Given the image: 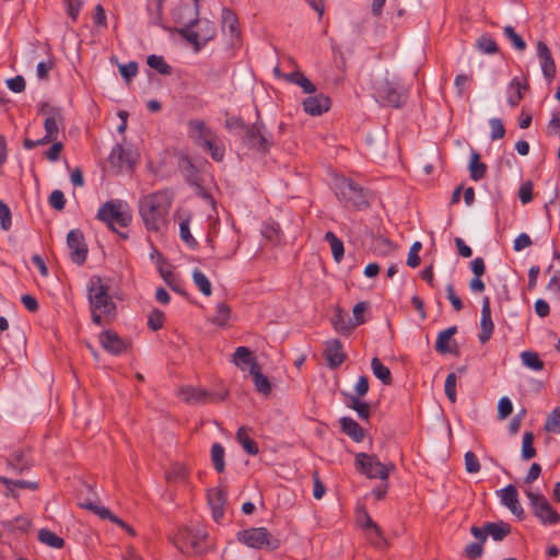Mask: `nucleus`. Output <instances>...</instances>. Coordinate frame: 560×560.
<instances>
[{
  "instance_id": "f257e3e1",
  "label": "nucleus",
  "mask_w": 560,
  "mask_h": 560,
  "mask_svg": "<svg viewBox=\"0 0 560 560\" xmlns=\"http://www.w3.org/2000/svg\"><path fill=\"white\" fill-rule=\"evenodd\" d=\"M173 195L163 189L142 197L139 200V214L149 232H160L166 224Z\"/></svg>"
},
{
  "instance_id": "f03ea898",
  "label": "nucleus",
  "mask_w": 560,
  "mask_h": 560,
  "mask_svg": "<svg viewBox=\"0 0 560 560\" xmlns=\"http://www.w3.org/2000/svg\"><path fill=\"white\" fill-rule=\"evenodd\" d=\"M335 191L345 207L358 210L370 206L368 192L351 178L340 176L335 178Z\"/></svg>"
},
{
  "instance_id": "7ed1b4c3",
  "label": "nucleus",
  "mask_w": 560,
  "mask_h": 560,
  "mask_svg": "<svg viewBox=\"0 0 560 560\" xmlns=\"http://www.w3.org/2000/svg\"><path fill=\"white\" fill-rule=\"evenodd\" d=\"M373 91L375 100L382 106L393 108L402 107L408 97V90L405 89L399 82L383 78L373 83Z\"/></svg>"
},
{
  "instance_id": "20e7f679",
  "label": "nucleus",
  "mask_w": 560,
  "mask_h": 560,
  "mask_svg": "<svg viewBox=\"0 0 560 560\" xmlns=\"http://www.w3.org/2000/svg\"><path fill=\"white\" fill-rule=\"evenodd\" d=\"M96 219L104 222L113 232H117V226L127 228L132 217L127 203L119 199H112L100 207Z\"/></svg>"
},
{
  "instance_id": "39448f33",
  "label": "nucleus",
  "mask_w": 560,
  "mask_h": 560,
  "mask_svg": "<svg viewBox=\"0 0 560 560\" xmlns=\"http://www.w3.org/2000/svg\"><path fill=\"white\" fill-rule=\"evenodd\" d=\"M88 298L91 311H100L106 316L115 315L116 305L108 293L107 285L103 283L100 276L91 278Z\"/></svg>"
},
{
  "instance_id": "423d86ee",
  "label": "nucleus",
  "mask_w": 560,
  "mask_h": 560,
  "mask_svg": "<svg viewBox=\"0 0 560 560\" xmlns=\"http://www.w3.org/2000/svg\"><path fill=\"white\" fill-rule=\"evenodd\" d=\"M355 469L370 479L380 478L386 481L389 474L395 470L394 464H383L374 454L358 453L354 459Z\"/></svg>"
},
{
  "instance_id": "0eeeda50",
  "label": "nucleus",
  "mask_w": 560,
  "mask_h": 560,
  "mask_svg": "<svg viewBox=\"0 0 560 560\" xmlns=\"http://www.w3.org/2000/svg\"><path fill=\"white\" fill-rule=\"evenodd\" d=\"M237 540L254 549L276 550L280 547V539L272 536L266 527H252L240 530Z\"/></svg>"
},
{
  "instance_id": "6e6552de",
  "label": "nucleus",
  "mask_w": 560,
  "mask_h": 560,
  "mask_svg": "<svg viewBox=\"0 0 560 560\" xmlns=\"http://www.w3.org/2000/svg\"><path fill=\"white\" fill-rule=\"evenodd\" d=\"M208 535L203 529L185 527L175 535L174 544L183 553H202L206 549L205 541Z\"/></svg>"
},
{
  "instance_id": "1a4fd4ad",
  "label": "nucleus",
  "mask_w": 560,
  "mask_h": 560,
  "mask_svg": "<svg viewBox=\"0 0 560 560\" xmlns=\"http://www.w3.org/2000/svg\"><path fill=\"white\" fill-rule=\"evenodd\" d=\"M243 144L261 154H266L273 145V140L268 133L264 122H255L248 126L241 138Z\"/></svg>"
},
{
  "instance_id": "9d476101",
  "label": "nucleus",
  "mask_w": 560,
  "mask_h": 560,
  "mask_svg": "<svg viewBox=\"0 0 560 560\" xmlns=\"http://www.w3.org/2000/svg\"><path fill=\"white\" fill-rule=\"evenodd\" d=\"M526 495L530 502L533 514L542 525H556L560 522V514L551 506L544 494L527 491Z\"/></svg>"
},
{
  "instance_id": "9b49d317",
  "label": "nucleus",
  "mask_w": 560,
  "mask_h": 560,
  "mask_svg": "<svg viewBox=\"0 0 560 560\" xmlns=\"http://www.w3.org/2000/svg\"><path fill=\"white\" fill-rule=\"evenodd\" d=\"M67 245L70 248L71 260L79 266L83 265L88 257V245L82 231L71 230L67 235Z\"/></svg>"
},
{
  "instance_id": "f8f14e48",
  "label": "nucleus",
  "mask_w": 560,
  "mask_h": 560,
  "mask_svg": "<svg viewBox=\"0 0 560 560\" xmlns=\"http://www.w3.org/2000/svg\"><path fill=\"white\" fill-rule=\"evenodd\" d=\"M184 400L188 404H207L223 401L228 392L223 394L208 392L203 388L186 387L182 390Z\"/></svg>"
},
{
  "instance_id": "ddd939ff",
  "label": "nucleus",
  "mask_w": 560,
  "mask_h": 560,
  "mask_svg": "<svg viewBox=\"0 0 560 560\" xmlns=\"http://www.w3.org/2000/svg\"><path fill=\"white\" fill-rule=\"evenodd\" d=\"M101 346L109 353L119 355L125 353L130 348V341L122 339L119 335L110 329L104 330L100 334Z\"/></svg>"
},
{
  "instance_id": "4468645a",
  "label": "nucleus",
  "mask_w": 560,
  "mask_h": 560,
  "mask_svg": "<svg viewBox=\"0 0 560 560\" xmlns=\"http://www.w3.org/2000/svg\"><path fill=\"white\" fill-rule=\"evenodd\" d=\"M188 136L196 145L202 148L217 135L203 120L191 119L188 121Z\"/></svg>"
},
{
  "instance_id": "2eb2a0df",
  "label": "nucleus",
  "mask_w": 560,
  "mask_h": 560,
  "mask_svg": "<svg viewBox=\"0 0 560 560\" xmlns=\"http://www.w3.org/2000/svg\"><path fill=\"white\" fill-rule=\"evenodd\" d=\"M108 162L113 167H116L119 172L126 170L130 171L136 164V160L132 156V152L126 150L121 144H116L108 156Z\"/></svg>"
},
{
  "instance_id": "dca6fc26",
  "label": "nucleus",
  "mask_w": 560,
  "mask_h": 560,
  "mask_svg": "<svg viewBox=\"0 0 560 560\" xmlns=\"http://www.w3.org/2000/svg\"><path fill=\"white\" fill-rule=\"evenodd\" d=\"M175 21L183 24V27L178 28V34L187 42L194 45L195 51H199L203 43L201 42L200 33L192 30V26L201 23L200 20L195 22V12H191V18L185 22L180 16L175 15Z\"/></svg>"
},
{
  "instance_id": "f3484780",
  "label": "nucleus",
  "mask_w": 560,
  "mask_h": 560,
  "mask_svg": "<svg viewBox=\"0 0 560 560\" xmlns=\"http://www.w3.org/2000/svg\"><path fill=\"white\" fill-rule=\"evenodd\" d=\"M63 118L59 108H50L48 116L44 120L45 136L43 141L47 144L56 141L59 135V124Z\"/></svg>"
},
{
  "instance_id": "a211bd4d",
  "label": "nucleus",
  "mask_w": 560,
  "mask_h": 560,
  "mask_svg": "<svg viewBox=\"0 0 560 560\" xmlns=\"http://www.w3.org/2000/svg\"><path fill=\"white\" fill-rule=\"evenodd\" d=\"M537 54L540 59L542 74L548 82H551L556 77V63L545 42L539 40L537 43Z\"/></svg>"
},
{
  "instance_id": "6ab92c4d",
  "label": "nucleus",
  "mask_w": 560,
  "mask_h": 560,
  "mask_svg": "<svg viewBox=\"0 0 560 560\" xmlns=\"http://www.w3.org/2000/svg\"><path fill=\"white\" fill-rule=\"evenodd\" d=\"M324 357L330 369L340 366L346 360V353L342 350V343L339 339L328 340L325 345Z\"/></svg>"
},
{
  "instance_id": "aec40b11",
  "label": "nucleus",
  "mask_w": 560,
  "mask_h": 560,
  "mask_svg": "<svg viewBox=\"0 0 560 560\" xmlns=\"http://www.w3.org/2000/svg\"><path fill=\"white\" fill-rule=\"evenodd\" d=\"M457 332V326H451L445 330L439 332L435 341V350L441 354L453 353L458 355L459 350L457 343L454 341L453 346L451 345V338Z\"/></svg>"
},
{
  "instance_id": "412c9836",
  "label": "nucleus",
  "mask_w": 560,
  "mask_h": 560,
  "mask_svg": "<svg viewBox=\"0 0 560 560\" xmlns=\"http://www.w3.org/2000/svg\"><path fill=\"white\" fill-rule=\"evenodd\" d=\"M302 105L305 113L311 116H319L330 108L331 101L328 96L318 94L306 97Z\"/></svg>"
},
{
  "instance_id": "4be33fe9",
  "label": "nucleus",
  "mask_w": 560,
  "mask_h": 560,
  "mask_svg": "<svg viewBox=\"0 0 560 560\" xmlns=\"http://www.w3.org/2000/svg\"><path fill=\"white\" fill-rule=\"evenodd\" d=\"M480 328L479 340L481 343H486L490 340L494 329L491 318L490 299L488 296H485L482 300Z\"/></svg>"
},
{
  "instance_id": "5701e85b",
  "label": "nucleus",
  "mask_w": 560,
  "mask_h": 560,
  "mask_svg": "<svg viewBox=\"0 0 560 560\" xmlns=\"http://www.w3.org/2000/svg\"><path fill=\"white\" fill-rule=\"evenodd\" d=\"M208 503L212 511L213 520L219 523L224 516L226 492L222 489H210L208 491Z\"/></svg>"
},
{
  "instance_id": "b1692460",
  "label": "nucleus",
  "mask_w": 560,
  "mask_h": 560,
  "mask_svg": "<svg viewBox=\"0 0 560 560\" xmlns=\"http://www.w3.org/2000/svg\"><path fill=\"white\" fill-rule=\"evenodd\" d=\"M502 503L517 517L524 516V510L520 505L517 489L513 485H509L501 490Z\"/></svg>"
},
{
  "instance_id": "393cba45",
  "label": "nucleus",
  "mask_w": 560,
  "mask_h": 560,
  "mask_svg": "<svg viewBox=\"0 0 560 560\" xmlns=\"http://www.w3.org/2000/svg\"><path fill=\"white\" fill-rule=\"evenodd\" d=\"M79 505L82 509H85V510H89V511L93 512L94 514H96L102 520H109L112 523L120 526L121 528L124 526H126V522H124L117 515L113 514L109 511V509H107L105 506L97 505V504H95L92 501L80 502Z\"/></svg>"
},
{
  "instance_id": "a878e982",
  "label": "nucleus",
  "mask_w": 560,
  "mask_h": 560,
  "mask_svg": "<svg viewBox=\"0 0 560 560\" xmlns=\"http://www.w3.org/2000/svg\"><path fill=\"white\" fill-rule=\"evenodd\" d=\"M341 431L354 442H362L365 438L364 429L352 418L342 417L339 420Z\"/></svg>"
},
{
  "instance_id": "bb28decb",
  "label": "nucleus",
  "mask_w": 560,
  "mask_h": 560,
  "mask_svg": "<svg viewBox=\"0 0 560 560\" xmlns=\"http://www.w3.org/2000/svg\"><path fill=\"white\" fill-rule=\"evenodd\" d=\"M529 85L527 79H524L523 81H521L518 78L512 79L509 84V90H513L514 92L511 93L508 97V103L510 106H517L524 97V92L527 91Z\"/></svg>"
},
{
  "instance_id": "cd10ccee",
  "label": "nucleus",
  "mask_w": 560,
  "mask_h": 560,
  "mask_svg": "<svg viewBox=\"0 0 560 560\" xmlns=\"http://www.w3.org/2000/svg\"><path fill=\"white\" fill-rule=\"evenodd\" d=\"M331 324L335 330L342 335H348L355 327L353 320L347 316L340 307L336 308L335 315L331 318Z\"/></svg>"
},
{
  "instance_id": "c85d7f7f",
  "label": "nucleus",
  "mask_w": 560,
  "mask_h": 560,
  "mask_svg": "<svg viewBox=\"0 0 560 560\" xmlns=\"http://www.w3.org/2000/svg\"><path fill=\"white\" fill-rule=\"evenodd\" d=\"M233 363L241 368L242 370L249 366V369L255 366H259L256 358L253 355L252 351L247 347H237L233 354Z\"/></svg>"
},
{
  "instance_id": "c756f323",
  "label": "nucleus",
  "mask_w": 560,
  "mask_h": 560,
  "mask_svg": "<svg viewBox=\"0 0 560 560\" xmlns=\"http://www.w3.org/2000/svg\"><path fill=\"white\" fill-rule=\"evenodd\" d=\"M487 536L493 540L501 541L511 533V525L503 521L486 523Z\"/></svg>"
},
{
  "instance_id": "7c9ffc66",
  "label": "nucleus",
  "mask_w": 560,
  "mask_h": 560,
  "mask_svg": "<svg viewBox=\"0 0 560 560\" xmlns=\"http://www.w3.org/2000/svg\"><path fill=\"white\" fill-rule=\"evenodd\" d=\"M8 466L15 472H23L30 469L31 463L27 458L25 451L18 450L8 457Z\"/></svg>"
},
{
  "instance_id": "2f4dec72",
  "label": "nucleus",
  "mask_w": 560,
  "mask_h": 560,
  "mask_svg": "<svg viewBox=\"0 0 560 560\" xmlns=\"http://www.w3.org/2000/svg\"><path fill=\"white\" fill-rule=\"evenodd\" d=\"M469 174L470 178L475 182L482 179L487 173V165L480 162V153L476 150H471L469 161Z\"/></svg>"
},
{
  "instance_id": "473e14b6",
  "label": "nucleus",
  "mask_w": 560,
  "mask_h": 560,
  "mask_svg": "<svg viewBox=\"0 0 560 560\" xmlns=\"http://www.w3.org/2000/svg\"><path fill=\"white\" fill-rule=\"evenodd\" d=\"M283 78L290 83L296 84L303 89L304 93L313 94L316 92V86L313 84L301 71H293L287 73Z\"/></svg>"
},
{
  "instance_id": "72a5a7b5",
  "label": "nucleus",
  "mask_w": 560,
  "mask_h": 560,
  "mask_svg": "<svg viewBox=\"0 0 560 560\" xmlns=\"http://www.w3.org/2000/svg\"><path fill=\"white\" fill-rule=\"evenodd\" d=\"M249 429L245 427L238 428L236 432V440L242 445L244 451L249 455H257L259 452L257 443L249 436Z\"/></svg>"
},
{
  "instance_id": "f704fd0d",
  "label": "nucleus",
  "mask_w": 560,
  "mask_h": 560,
  "mask_svg": "<svg viewBox=\"0 0 560 560\" xmlns=\"http://www.w3.org/2000/svg\"><path fill=\"white\" fill-rule=\"evenodd\" d=\"M249 373L253 376L256 389L264 395H268L271 392V385L268 377L261 373V368L253 365Z\"/></svg>"
},
{
  "instance_id": "c9c22d12",
  "label": "nucleus",
  "mask_w": 560,
  "mask_h": 560,
  "mask_svg": "<svg viewBox=\"0 0 560 560\" xmlns=\"http://www.w3.org/2000/svg\"><path fill=\"white\" fill-rule=\"evenodd\" d=\"M371 369L375 377H377L384 385H390L393 377L389 369L385 366L378 358H373L371 361Z\"/></svg>"
},
{
  "instance_id": "e433bc0d",
  "label": "nucleus",
  "mask_w": 560,
  "mask_h": 560,
  "mask_svg": "<svg viewBox=\"0 0 560 560\" xmlns=\"http://www.w3.org/2000/svg\"><path fill=\"white\" fill-rule=\"evenodd\" d=\"M201 149L208 152L215 162H222L224 159L225 148L217 136L207 142Z\"/></svg>"
},
{
  "instance_id": "4c0bfd02",
  "label": "nucleus",
  "mask_w": 560,
  "mask_h": 560,
  "mask_svg": "<svg viewBox=\"0 0 560 560\" xmlns=\"http://www.w3.org/2000/svg\"><path fill=\"white\" fill-rule=\"evenodd\" d=\"M348 398V407L355 410L359 418L362 420H368L371 415V407L368 402L361 401L359 397L354 395H347Z\"/></svg>"
},
{
  "instance_id": "58836bf2",
  "label": "nucleus",
  "mask_w": 560,
  "mask_h": 560,
  "mask_svg": "<svg viewBox=\"0 0 560 560\" xmlns=\"http://www.w3.org/2000/svg\"><path fill=\"white\" fill-rule=\"evenodd\" d=\"M324 238L330 245L332 257H334L335 261L339 262L342 259L343 254H345V247H343L342 241L340 238H338L337 235L331 231H328L325 234Z\"/></svg>"
},
{
  "instance_id": "ea45409f",
  "label": "nucleus",
  "mask_w": 560,
  "mask_h": 560,
  "mask_svg": "<svg viewBox=\"0 0 560 560\" xmlns=\"http://www.w3.org/2000/svg\"><path fill=\"white\" fill-rule=\"evenodd\" d=\"M224 456H225L224 447L220 443L212 444L211 462H212L214 470L218 474H222L225 469Z\"/></svg>"
},
{
  "instance_id": "a19ab883",
  "label": "nucleus",
  "mask_w": 560,
  "mask_h": 560,
  "mask_svg": "<svg viewBox=\"0 0 560 560\" xmlns=\"http://www.w3.org/2000/svg\"><path fill=\"white\" fill-rule=\"evenodd\" d=\"M38 540L56 549H60L65 546L63 538L59 537L54 532L46 528H43L38 532Z\"/></svg>"
},
{
  "instance_id": "79ce46f5",
  "label": "nucleus",
  "mask_w": 560,
  "mask_h": 560,
  "mask_svg": "<svg viewBox=\"0 0 560 560\" xmlns=\"http://www.w3.org/2000/svg\"><path fill=\"white\" fill-rule=\"evenodd\" d=\"M534 433L527 431L523 435L522 441V458L524 460H529L536 456V448L534 447Z\"/></svg>"
},
{
  "instance_id": "37998d69",
  "label": "nucleus",
  "mask_w": 560,
  "mask_h": 560,
  "mask_svg": "<svg viewBox=\"0 0 560 560\" xmlns=\"http://www.w3.org/2000/svg\"><path fill=\"white\" fill-rule=\"evenodd\" d=\"M147 63L150 68L163 75H170L172 73V67L166 63L162 56L150 55L147 59Z\"/></svg>"
},
{
  "instance_id": "c03bdc74",
  "label": "nucleus",
  "mask_w": 560,
  "mask_h": 560,
  "mask_svg": "<svg viewBox=\"0 0 560 560\" xmlns=\"http://www.w3.org/2000/svg\"><path fill=\"white\" fill-rule=\"evenodd\" d=\"M215 315L212 317L211 322L220 327H224L230 319L231 316V307L222 302L217 304Z\"/></svg>"
},
{
  "instance_id": "a18cd8bd",
  "label": "nucleus",
  "mask_w": 560,
  "mask_h": 560,
  "mask_svg": "<svg viewBox=\"0 0 560 560\" xmlns=\"http://www.w3.org/2000/svg\"><path fill=\"white\" fill-rule=\"evenodd\" d=\"M179 235L187 246H189L190 248L197 247L198 243L190 232L189 215L186 219L182 220L179 224Z\"/></svg>"
},
{
  "instance_id": "49530a36",
  "label": "nucleus",
  "mask_w": 560,
  "mask_h": 560,
  "mask_svg": "<svg viewBox=\"0 0 560 560\" xmlns=\"http://www.w3.org/2000/svg\"><path fill=\"white\" fill-rule=\"evenodd\" d=\"M521 359H522L523 364L532 370L540 371L544 369V365H545L544 361L534 351L522 352Z\"/></svg>"
},
{
  "instance_id": "de8ad7c7",
  "label": "nucleus",
  "mask_w": 560,
  "mask_h": 560,
  "mask_svg": "<svg viewBox=\"0 0 560 560\" xmlns=\"http://www.w3.org/2000/svg\"><path fill=\"white\" fill-rule=\"evenodd\" d=\"M192 280L203 295H206V296L211 295V293H212L211 283H210L209 279L206 277V275L202 273L199 269L194 270Z\"/></svg>"
},
{
  "instance_id": "09e8293b",
  "label": "nucleus",
  "mask_w": 560,
  "mask_h": 560,
  "mask_svg": "<svg viewBox=\"0 0 560 560\" xmlns=\"http://www.w3.org/2000/svg\"><path fill=\"white\" fill-rule=\"evenodd\" d=\"M364 524L362 525L365 529H373L375 534V538H372L371 541L374 546L380 547L382 544H384V538L382 534L381 527L373 522V520L370 517L368 513H364Z\"/></svg>"
},
{
  "instance_id": "8fccbe9b",
  "label": "nucleus",
  "mask_w": 560,
  "mask_h": 560,
  "mask_svg": "<svg viewBox=\"0 0 560 560\" xmlns=\"http://www.w3.org/2000/svg\"><path fill=\"white\" fill-rule=\"evenodd\" d=\"M544 430L551 433H560V407L555 408L547 417Z\"/></svg>"
},
{
  "instance_id": "3c124183",
  "label": "nucleus",
  "mask_w": 560,
  "mask_h": 560,
  "mask_svg": "<svg viewBox=\"0 0 560 560\" xmlns=\"http://www.w3.org/2000/svg\"><path fill=\"white\" fill-rule=\"evenodd\" d=\"M477 47L480 51L486 54H495L499 47L495 40L490 35H481L477 40Z\"/></svg>"
},
{
  "instance_id": "603ef678",
  "label": "nucleus",
  "mask_w": 560,
  "mask_h": 560,
  "mask_svg": "<svg viewBox=\"0 0 560 560\" xmlns=\"http://www.w3.org/2000/svg\"><path fill=\"white\" fill-rule=\"evenodd\" d=\"M164 2L165 0H148V11L153 19L154 24H160L163 19Z\"/></svg>"
},
{
  "instance_id": "864d4df0",
  "label": "nucleus",
  "mask_w": 560,
  "mask_h": 560,
  "mask_svg": "<svg viewBox=\"0 0 560 560\" xmlns=\"http://www.w3.org/2000/svg\"><path fill=\"white\" fill-rule=\"evenodd\" d=\"M503 33L509 38L515 49L523 51L526 48L525 40L515 32L511 25H506L503 28Z\"/></svg>"
},
{
  "instance_id": "5fc2aeb1",
  "label": "nucleus",
  "mask_w": 560,
  "mask_h": 560,
  "mask_svg": "<svg viewBox=\"0 0 560 560\" xmlns=\"http://www.w3.org/2000/svg\"><path fill=\"white\" fill-rule=\"evenodd\" d=\"M165 322V315L162 311L154 308L151 311L148 318V327L153 331L160 330Z\"/></svg>"
},
{
  "instance_id": "6e6d98bb",
  "label": "nucleus",
  "mask_w": 560,
  "mask_h": 560,
  "mask_svg": "<svg viewBox=\"0 0 560 560\" xmlns=\"http://www.w3.org/2000/svg\"><path fill=\"white\" fill-rule=\"evenodd\" d=\"M445 394L451 402H455L457 398L456 394V374L450 373L446 376L445 385H444Z\"/></svg>"
},
{
  "instance_id": "4d7b16f0",
  "label": "nucleus",
  "mask_w": 560,
  "mask_h": 560,
  "mask_svg": "<svg viewBox=\"0 0 560 560\" xmlns=\"http://www.w3.org/2000/svg\"><path fill=\"white\" fill-rule=\"evenodd\" d=\"M249 125H246L240 117H231L225 121V127L229 130H234L242 138Z\"/></svg>"
},
{
  "instance_id": "13d9d810",
  "label": "nucleus",
  "mask_w": 560,
  "mask_h": 560,
  "mask_svg": "<svg viewBox=\"0 0 560 560\" xmlns=\"http://www.w3.org/2000/svg\"><path fill=\"white\" fill-rule=\"evenodd\" d=\"M48 202L54 209L58 211L63 210L66 206V198L63 192L59 189L52 190L48 198Z\"/></svg>"
},
{
  "instance_id": "bf43d9fd",
  "label": "nucleus",
  "mask_w": 560,
  "mask_h": 560,
  "mask_svg": "<svg viewBox=\"0 0 560 560\" xmlns=\"http://www.w3.org/2000/svg\"><path fill=\"white\" fill-rule=\"evenodd\" d=\"M222 22L226 25L232 34L237 33V18L233 11L230 9H223L222 11Z\"/></svg>"
},
{
  "instance_id": "052dcab7",
  "label": "nucleus",
  "mask_w": 560,
  "mask_h": 560,
  "mask_svg": "<svg viewBox=\"0 0 560 560\" xmlns=\"http://www.w3.org/2000/svg\"><path fill=\"white\" fill-rule=\"evenodd\" d=\"M422 244L417 241L415 242L409 250L408 258H407V265L411 268H416L420 265L421 259L419 257V250L421 249Z\"/></svg>"
},
{
  "instance_id": "680f3d73",
  "label": "nucleus",
  "mask_w": 560,
  "mask_h": 560,
  "mask_svg": "<svg viewBox=\"0 0 560 560\" xmlns=\"http://www.w3.org/2000/svg\"><path fill=\"white\" fill-rule=\"evenodd\" d=\"M513 411V405L510 398L502 397L498 404V418L499 420L506 419Z\"/></svg>"
},
{
  "instance_id": "e2e57ef3",
  "label": "nucleus",
  "mask_w": 560,
  "mask_h": 560,
  "mask_svg": "<svg viewBox=\"0 0 560 560\" xmlns=\"http://www.w3.org/2000/svg\"><path fill=\"white\" fill-rule=\"evenodd\" d=\"M465 468L469 474H476L480 470V463L474 452H467L465 454Z\"/></svg>"
},
{
  "instance_id": "0e129e2a",
  "label": "nucleus",
  "mask_w": 560,
  "mask_h": 560,
  "mask_svg": "<svg viewBox=\"0 0 560 560\" xmlns=\"http://www.w3.org/2000/svg\"><path fill=\"white\" fill-rule=\"evenodd\" d=\"M489 125L491 127V139L492 140L502 139L504 137L505 128L500 118L490 119Z\"/></svg>"
},
{
  "instance_id": "69168bd1",
  "label": "nucleus",
  "mask_w": 560,
  "mask_h": 560,
  "mask_svg": "<svg viewBox=\"0 0 560 560\" xmlns=\"http://www.w3.org/2000/svg\"><path fill=\"white\" fill-rule=\"evenodd\" d=\"M187 478V470L184 466L176 465L166 472L168 481H184Z\"/></svg>"
},
{
  "instance_id": "338daca9",
  "label": "nucleus",
  "mask_w": 560,
  "mask_h": 560,
  "mask_svg": "<svg viewBox=\"0 0 560 560\" xmlns=\"http://www.w3.org/2000/svg\"><path fill=\"white\" fill-rule=\"evenodd\" d=\"M533 183L527 180L523 183L518 189V198L522 203H528L533 200Z\"/></svg>"
},
{
  "instance_id": "774afa93",
  "label": "nucleus",
  "mask_w": 560,
  "mask_h": 560,
  "mask_svg": "<svg viewBox=\"0 0 560 560\" xmlns=\"http://www.w3.org/2000/svg\"><path fill=\"white\" fill-rule=\"evenodd\" d=\"M483 544L481 542H470L465 548V556L470 560L479 559L483 553Z\"/></svg>"
}]
</instances>
